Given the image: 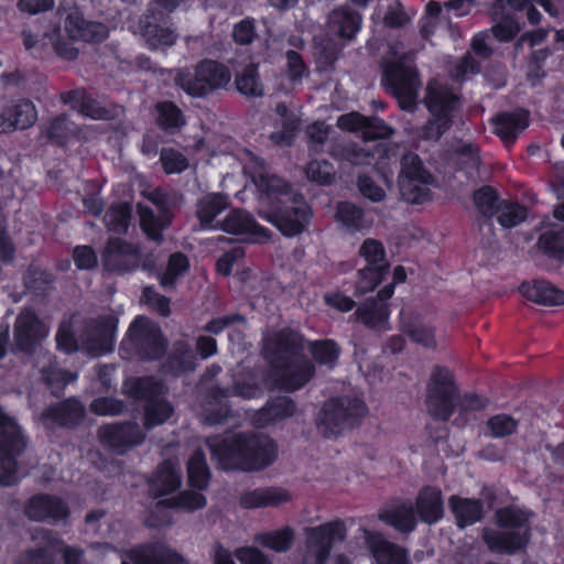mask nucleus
<instances>
[{
  "mask_svg": "<svg viewBox=\"0 0 564 564\" xmlns=\"http://www.w3.org/2000/svg\"><path fill=\"white\" fill-rule=\"evenodd\" d=\"M386 271L382 267H369L358 271L359 279L356 283V293L366 294L372 291L383 279Z\"/></svg>",
  "mask_w": 564,
  "mask_h": 564,
  "instance_id": "obj_62",
  "label": "nucleus"
},
{
  "mask_svg": "<svg viewBox=\"0 0 564 564\" xmlns=\"http://www.w3.org/2000/svg\"><path fill=\"white\" fill-rule=\"evenodd\" d=\"M384 84L402 110L414 111L421 80L417 69L406 63V56H395L384 64Z\"/></svg>",
  "mask_w": 564,
  "mask_h": 564,
  "instance_id": "obj_7",
  "label": "nucleus"
},
{
  "mask_svg": "<svg viewBox=\"0 0 564 564\" xmlns=\"http://www.w3.org/2000/svg\"><path fill=\"white\" fill-rule=\"evenodd\" d=\"M310 350L319 364L333 367L338 358L339 348L333 340L310 343Z\"/></svg>",
  "mask_w": 564,
  "mask_h": 564,
  "instance_id": "obj_63",
  "label": "nucleus"
},
{
  "mask_svg": "<svg viewBox=\"0 0 564 564\" xmlns=\"http://www.w3.org/2000/svg\"><path fill=\"white\" fill-rule=\"evenodd\" d=\"M41 133L48 141L64 144L68 138L77 133V127L68 120L66 115H62L44 124Z\"/></svg>",
  "mask_w": 564,
  "mask_h": 564,
  "instance_id": "obj_44",
  "label": "nucleus"
},
{
  "mask_svg": "<svg viewBox=\"0 0 564 564\" xmlns=\"http://www.w3.org/2000/svg\"><path fill=\"white\" fill-rule=\"evenodd\" d=\"M458 390L452 372L436 366L430 377L426 389V411L434 419L447 421L457 404Z\"/></svg>",
  "mask_w": 564,
  "mask_h": 564,
  "instance_id": "obj_9",
  "label": "nucleus"
},
{
  "mask_svg": "<svg viewBox=\"0 0 564 564\" xmlns=\"http://www.w3.org/2000/svg\"><path fill=\"white\" fill-rule=\"evenodd\" d=\"M297 333L281 330L265 339L264 352L276 369V386L286 392L304 387L314 376V365L302 354Z\"/></svg>",
  "mask_w": 564,
  "mask_h": 564,
  "instance_id": "obj_2",
  "label": "nucleus"
},
{
  "mask_svg": "<svg viewBox=\"0 0 564 564\" xmlns=\"http://www.w3.org/2000/svg\"><path fill=\"white\" fill-rule=\"evenodd\" d=\"M99 437L107 445L119 453L139 445L143 442L144 435L137 423L110 424L99 429Z\"/></svg>",
  "mask_w": 564,
  "mask_h": 564,
  "instance_id": "obj_17",
  "label": "nucleus"
},
{
  "mask_svg": "<svg viewBox=\"0 0 564 564\" xmlns=\"http://www.w3.org/2000/svg\"><path fill=\"white\" fill-rule=\"evenodd\" d=\"M449 507L459 528L471 525L482 519L484 505L480 500L452 496Z\"/></svg>",
  "mask_w": 564,
  "mask_h": 564,
  "instance_id": "obj_36",
  "label": "nucleus"
},
{
  "mask_svg": "<svg viewBox=\"0 0 564 564\" xmlns=\"http://www.w3.org/2000/svg\"><path fill=\"white\" fill-rule=\"evenodd\" d=\"M492 22L490 31L500 42L511 41L521 30L519 22L510 15L499 17L498 13H495Z\"/></svg>",
  "mask_w": 564,
  "mask_h": 564,
  "instance_id": "obj_54",
  "label": "nucleus"
},
{
  "mask_svg": "<svg viewBox=\"0 0 564 564\" xmlns=\"http://www.w3.org/2000/svg\"><path fill=\"white\" fill-rule=\"evenodd\" d=\"M47 328L30 310L22 311L14 324V343L23 351L31 350L34 345L47 335Z\"/></svg>",
  "mask_w": 564,
  "mask_h": 564,
  "instance_id": "obj_18",
  "label": "nucleus"
},
{
  "mask_svg": "<svg viewBox=\"0 0 564 564\" xmlns=\"http://www.w3.org/2000/svg\"><path fill=\"white\" fill-rule=\"evenodd\" d=\"M378 14L381 17L382 23L387 28H402L410 21L409 14L404 11L403 6L398 0L390 3L382 15L380 13V8H378Z\"/></svg>",
  "mask_w": 564,
  "mask_h": 564,
  "instance_id": "obj_64",
  "label": "nucleus"
},
{
  "mask_svg": "<svg viewBox=\"0 0 564 564\" xmlns=\"http://www.w3.org/2000/svg\"><path fill=\"white\" fill-rule=\"evenodd\" d=\"M358 321L366 326L386 330L389 324V311L387 303H378L377 300H367L355 313Z\"/></svg>",
  "mask_w": 564,
  "mask_h": 564,
  "instance_id": "obj_39",
  "label": "nucleus"
},
{
  "mask_svg": "<svg viewBox=\"0 0 564 564\" xmlns=\"http://www.w3.org/2000/svg\"><path fill=\"white\" fill-rule=\"evenodd\" d=\"M379 519L401 532H411L416 527V517L411 503H401L379 514Z\"/></svg>",
  "mask_w": 564,
  "mask_h": 564,
  "instance_id": "obj_41",
  "label": "nucleus"
},
{
  "mask_svg": "<svg viewBox=\"0 0 564 564\" xmlns=\"http://www.w3.org/2000/svg\"><path fill=\"white\" fill-rule=\"evenodd\" d=\"M415 505L420 519L427 524H433L443 518V495L437 487L426 486L422 488L417 494Z\"/></svg>",
  "mask_w": 564,
  "mask_h": 564,
  "instance_id": "obj_28",
  "label": "nucleus"
},
{
  "mask_svg": "<svg viewBox=\"0 0 564 564\" xmlns=\"http://www.w3.org/2000/svg\"><path fill=\"white\" fill-rule=\"evenodd\" d=\"M26 514L35 521L59 520L68 516V508L58 498L48 495L33 497L26 507Z\"/></svg>",
  "mask_w": 564,
  "mask_h": 564,
  "instance_id": "obj_26",
  "label": "nucleus"
},
{
  "mask_svg": "<svg viewBox=\"0 0 564 564\" xmlns=\"http://www.w3.org/2000/svg\"><path fill=\"white\" fill-rule=\"evenodd\" d=\"M33 539L37 542V546L26 551L18 564H56L55 557L61 540L47 530L35 532Z\"/></svg>",
  "mask_w": 564,
  "mask_h": 564,
  "instance_id": "obj_22",
  "label": "nucleus"
},
{
  "mask_svg": "<svg viewBox=\"0 0 564 564\" xmlns=\"http://www.w3.org/2000/svg\"><path fill=\"white\" fill-rule=\"evenodd\" d=\"M294 536V530L291 527H284L279 530L259 533L254 541L278 553H284L293 545Z\"/></svg>",
  "mask_w": 564,
  "mask_h": 564,
  "instance_id": "obj_43",
  "label": "nucleus"
},
{
  "mask_svg": "<svg viewBox=\"0 0 564 564\" xmlns=\"http://www.w3.org/2000/svg\"><path fill=\"white\" fill-rule=\"evenodd\" d=\"M290 498V494L282 488H258L242 494L239 503L245 509L278 507Z\"/></svg>",
  "mask_w": 564,
  "mask_h": 564,
  "instance_id": "obj_30",
  "label": "nucleus"
},
{
  "mask_svg": "<svg viewBox=\"0 0 564 564\" xmlns=\"http://www.w3.org/2000/svg\"><path fill=\"white\" fill-rule=\"evenodd\" d=\"M25 448L20 427L0 409V485L10 486L17 480V457Z\"/></svg>",
  "mask_w": 564,
  "mask_h": 564,
  "instance_id": "obj_12",
  "label": "nucleus"
},
{
  "mask_svg": "<svg viewBox=\"0 0 564 564\" xmlns=\"http://www.w3.org/2000/svg\"><path fill=\"white\" fill-rule=\"evenodd\" d=\"M64 26L69 37L85 42H101L109 35V30L105 24L87 21L76 10L67 14Z\"/></svg>",
  "mask_w": 564,
  "mask_h": 564,
  "instance_id": "obj_21",
  "label": "nucleus"
},
{
  "mask_svg": "<svg viewBox=\"0 0 564 564\" xmlns=\"http://www.w3.org/2000/svg\"><path fill=\"white\" fill-rule=\"evenodd\" d=\"M230 395L254 399L261 395V389L257 384L249 382L235 383L231 392L218 387L212 388L203 403L202 420L205 424H219L229 416L228 399Z\"/></svg>",
  "mask_w": 564,
  "mask_h": 564,
  "instance_id": "obj_13",
  "label": "nucleus"
},
{
  "mask_svg": "<svg viewBox=\"0 0 564 564\" xmlns=\"http://www.w3.org/2000/svg\"><path fill=\"white\" fill-rule=\"evenodd\" d=\"M402 332L415 344L435 349L437 340L434 326L422 315L402 313Z\"/></svg>",
  "mask_w": 564,
  "mask_h": 564,
  "instance_id": "obj_24",
  "label": "nucleus"
},
{
  "mask_svg": "<svg viewBox=\"0 0 564 564\" xmlns=\"http://www.w3.org/2000/svg\"><path fill=\"white\" fill-rule=\"evenodd\" d=\"M84 416V408L76 400H65L48 406L41 414V421L46 426L74 425Z\"/></svg>",
  "mask_w": 564,
  "mask_h": 564,
  "instance_id": "obj_29",
  "label": "nucleus"
},
{
  "mask_svg": "<svg viewBox=\"0 0 564 564\" xmlns=\"http://www.w3.org/2000/svg\"><path fill=\"white\" fill-rule=\"evenodd\" d=\"M208 447L223 468L261 470L278 457L275 442L267 435L236 434L228 437H210Z\"/></svg>",
  "mask_w": 564,
  "mask_h": 564,
  "instance_id": "obj_3",
  "label": "nucleus"
},
{
  "mask_svg": "<svg viewBox=\"0 0 564 564\" xmlns=\"http://www.w3.org/2000/svg\"><path fill=\"white\" fill-rule=\"evenodd\" d=\"M275 112L281 117L284 130L280 137H278L275 133H272L271 138L276 142L290 144L294 132L297 129L299 120L295 115L289 110L285 104H278L275 107Z\"/></svg>",
  "mask_w": 564,
  "mask_h": 564,
  "instance_id": "obj_60",
  "label": "nucleus"
},
{
  "mask_svg": "<svg viewBox=\"0 0 564 564\" xmlns=\"http://www.w3.org/2000/svg\"><path fill=\"white\" fill-rule=\"evenodd\" d=\"M155 110L158 113L156 124L164 131L174 133L186 123L185 115L173 101H159L155 105Z\"/></svg>",
  "mask_w": 564,
  "mask_h": 564,
  "instance_id": "obj_42",
  "label": "nucleus"
},
{
  "mask_svg": "<svg viewBox=\"0 0 564 564\" xmlns=\"http://www.w3.org/2000/svg\"><path fill=\"white\" fill-rule=\"evenodd\" d=\"M141 261L139 249L119 238L110 239L102 253L106 270L127 273L135 270Z\"/></svg>",
  "mask_w": 564,
  "mask_h": 564,
  "instance_id": "obj_16",
  "label": "nucleus"
},
{
  "mask_svg": "<svg viewBox=\"0 0 564 564\" xmlns=\"http://www.w3.org/2000/svg\"><path fill=\"white\" fill-rule=\"evenodd\" d=\"M330 155L338 161H346L352 165H368L373 160V154L369 149L360 148L355 144H336Z\"/></svg>",
  "mask_w": 564,
  "mask_h": 564,
  "instance_id": "obj_46",
  "label": "nucleus"
},
{
  "mask_svg": "<svg viewBox=\"0 0 564 564\" xmlns=\"http://www.w3.org/2000/svg\"><path fill=\"white\" fill-rule=\"evenodd\" d=\"M10 113L15 129H26L31 127L37 118L34 105L29 100H19L9 105Z\"/></svg>",
  "mask_w": 564,
  "mask_h": 564,
  "instance_id": "obj_52",
  "label": "nucleus"
},
{
  "mask_svg": "<svg viewBox=\"0 0 564 564\" xmlns=\"http://www.w3.org/2000/svg\"><path fill=\"white\" fill-rule=\"evenodd\" d=\"M121 564H188L181 555L162 545L131 550Z\"/></svg>",
  "mask_w": 564,
  "mask_h": 564,
  "instance_id": "obj_23",
  "label": "nucleus"
},
{
  "mask_svg": "<svg viewBox=\"0 0 564 564\" xmlns=\"http://www.w3.org/2000/svg\"><path fill=\"white\" fill-rule=\"evenodd\" d=\"M180 486L181 469L180 466L172 460L163 462L150 480V490L155 497L171 494Z\"/></svg>",
  "mask_w": 564,
  "mask_h": 564,
  "instance_id": "obj_33",
  "label": "nucleus"
},
{
  "mask_svg": "<svg viewBox=\"0 0 564 564\" xmlns=\"http://www.w3.org/2000/svg\"><path fill=\"white\" fill-rule=\"evenodd\" d=\"M347 529L341 520L307 528L305 531L304 564H326L333 545L346 539Z\"/></svg>",
  "mask_w": 564,
  "mask_h": 564,
  "instance_id": "obj_10",
  "label": "nucleus"
},
{
  "mask_svg": "<svg viewBox=\"0 0 564 564\" xmlns=\"http://www.w3.org/2000/svg\"><path fill=\"white\" fill-rule=\"evenodd\" d=\"M297 405L289 397H276L270 400L262 409H260L254 417L253 422L259 427H264L270 424L293 417L297 415Z\"/></svg>",
  "mask_w": 564,
  "mask_h": 564,
  "instance_id": "obj_25",
  "label": "nucleus"
},
{
  "mask_svg": "<svg viewBox=\"0 0 564 564\" xmlns=\"http://www.w3.org/2000/svg\"><path fill=\"white\" fill-rule=\"evenodd\" d=\"M306 177L318 184L329 185L335 180V171L333 165L326 160H313L305 169Z\"/></svg>",
  "mask_w": 564,
  "mask_h": 564,
  "instance_id": "obj_56",
  "label": "nucleus"
},
{
  "mask_svg": "<svg viewBox=\"0 0 564 564\" xmlns=\"http://www.w3.org/2000/svg\"><path fill=\"white\" fill-rule=\"evenodd\" d=\"M163 506L171 508L178 507L187 511H194L206 506V498L200 492L187 490L182 492L178 498L166 499L156 503V508Z\"/></svg>",
  "mask_w": 564,
  "mask_h": 564,
  "instance_id": "obj_55",
  "label": "nucleus"
},
{
  "mask_svg": "<svg viewBox=\"0 0 564 564\" xmlns=\"http://www.w3.org/2000/svg\"><path fill=\"white\" fill-rule=\"evenodd\" d=\"M240 161L243 174L259 191L262 203L272 206L271 210L265 212V219L284 236L292 237L302 232L308 218V206L304 197L251 151L243 150Z\"/></svg>",
  "mask_w": 564,
  "mask_h": 564,
  "instance_id": "obj_1",
  "label": "nucleus"
},
{
  "mask_svg": "<svg viewBox=\"0 0 564 564\" xmlns=\"http://www.w3.org/2000/svg\"><path fill=\"white\" fill-rule=\"evenodd\" d=\"M41 372L43 380L52 389L53 393H56L67 383L76 380V375L59 369L54 364H52L51 360L47 366L42 367Z\"/></svg>",
  "mask_w": 564,
  "mask_h": 564,
  "instance_id": "obj_57",
  "label": "nucleus"
},
{
  "mask_svg": "<svg viewBox=\"0 0 564 564\" xmlns=\"http://www.w3.org/2000/svg\"><path fill=\"white\" fill-rule=\"evenodd\" d=\"M121 349L131 350L143 359H155L165 351L160 327L144 316H138L130 325Z\"/></svg>",
  "mask_w": 564,
  "mask_h": 564,
  "instance_id": "obj_11",
  "label": "nucleus"
},
{
  "mask_svg": "<svg viewBox=\"0 0 564 564\" xmlns=\"http://www.w3.org/2000/svg\"><path fill=\"white\" fill-rule=\"evenodd\" d=\"M528 121V112L523 110L503 112L492 119L494 131L505 143H510L527 128Z\"/></svg>",
  "mask_w": 564,
  "mask_h": 564,
  "instance_id": "obj_32",
  "label": "nucleus"
},
{
  "mask_svg": "<svg viewBox=\"0 0 564 564\" xmlns=\"http://www.w3.org/2000/svg\"><path fill=\"white\" fill-rule=\"evenodd\" d=\"M538 246L541 250L554 258L564 257V228L554 226L545 230L539 238Z\"/></svg>",
  "mask_w": 564,
  "mask_h": 564,
  "instance_id": "obj_50",
  "label": "nucleus"
},
{
  "mask_svg": "<svg viewBox=\"0 0 564 564\" xmlns=\"http://www.w3.org/2000/svg\"><path fill=\"white\" fill-rule=\"evenodd\" d=\"M424 104L432 116L451 118V113L459 104V98L446 84L432 80L427 84Z\"/></svg>",
  "mask_w": 564,
  "mask_h": 564,
  "instance_id": "obj_19",
  "label": "nucleus"
},
{
  "mask_svg": "<svg viewBox=\"0 0 564 564\" xmlns=\"http://www.w3.org/2000/svg\"><path fill=\"white\" fill-rule=\"evenodd\" d=\"M218 229L232 235H250L258 238L267 236V230L258 225L248 212L242 209L231 210L223 221H219Z\"/></svg>",
  "mask_w": 564,
  "mask_h": 564,
  "instance_id": "obj_31",
  "label": "nucleus"
},
{
  "mask_svg": "<svg viewBox=\"0 0 564 564\" xmlns=\"http://www.w3.org/2000/svg\"><path fill=\"white\" fill-rule=\"evenodd\" d=\"M117 330V319L105 316L88 324L82 336L83 348L93 356L109 352L113 348V338Z\"/></svg>",
  "mask_w": 564,
  "mask_h": 564,
  "instance_id": "obj_15",
  "label": "nucleus"
},
{
  "mask_svg": "<svg viewBox=\"0 0 564 564\" xmlns=\"http://www.w3.org/2000/svg\"><path fill=\"white\" fill-rule=\"evenodd\" d=\"M189 268L188 259L181 252L170 256L166 270L160 274V284L165 290L173 289L175 281Z\"/></svg>",
  "mask_w": 564,
  "mask_h": 564,
  "instance_id": "obj_48",
  "label": "nucleus"
},
{
  "mask_svg": "<svg viewBox=\"0 0 564 564\" xmlns=\"http://www.w3.org/2000/svg\"><path fill=\"white\" fill-rule=\"evenodd\" d=\"M518 430V421L511 415L499 413L492 415L486 422L485 435L492 438H503L512 435Z\"/></svg>",
  "mask_w": 564,
  "mask_h": 564,
  "instance_id": "obj_49",
  "label": "nucleus"
},
{
  "mask_svg": "<svg viewBox=\"0 0 564 564\" xmlns=\"http://www.w3.org/2000/svg\"><path fill=\"white\" fill-rule=\"evenodd\" d=\"M130 29L139 34L151 50L172 46L177 40L175 31L167 25V18L154 9H149L130 25Z\"/></svg>",
  "mask_w": 564,
  "mask_h": 564,
  "instance_id": "obj_14",
  "label": "nucleus"
},
{
  "mask_svg": "<svg viewBox=\"0 0 564 564\" xmlns=\"http://www.w3.org/2000/svg\"><path fill=\"white\" fill-rule=\"evenodd\" d=\"M532 513L518 507H505L496 512L499 530L485 529L484 540L496 553H514L527 545Z\"/></svg>",
  "mask_w": 564,
  "mask_h": 564,
  "instance_id": "obj_4",
  "label": "nucleus"
},
{
  "mask_svg": "<svg viewBox=\"0 0 564 564\" xmlns=\"http://www.w3.org/2000/svg\"><path fill=\"white\" fill-rule=\"evenodd\" d=\"M474 204L482 216L492 217L501 203L491 187L484 186L474 193Z\"/></svg>",
  "mask_w": 564,
  "mask_h": 564,
  "instance_id": "obj_59",
  "label": "nucleus"
},
{
  "mask_svg": "<svg viewBox=\"0 0 564 564\" xmlns=\"http://www.w3.org/2000/svg\"><path fill=\"white\" fill-rule=\"evenodd\" d=\"M235 83L237 89L248 97H261L264 93L256 64H249L237 74Z\"/></svg>",
  "mask_w": 564,
  "mask_h": 564,
  "instance_id": "obj_45",
  "label": "nucleus"
},
{
  "mask_svg": "<svg viewBox=\"0 0 564 564\" xmlns=\"http://www.w3.org/2000/svg\"><path fill=\"white\" fill-rule=\"evenodd\" d=\"M229 70L214 61L199 63L194 70H175L174 84L192 97H205L214 90L226 87L230 82Z\"/></svg>",
  "mask_w": 564,
  "mask_h": 564,
  "instance_id": "obj_6",
  "label": "nucleus"
},
{
  "mask_svg": "<svg viewBox=\"0 0 564 564\" xmlns=\"http://www.w3.org/2000/svg\"><path fill=\"white\" fill-rule=\"evenodd\" d=\"M188 482L192 487L199 490L205 489L209 480V469L207 467L203 452L196 451L187 463Z\"/></svg>",
  "mask_w": 564,
  "mask_h": 564,
  "instance_id": "obj_47",
  "label": "nucleus"
},
{
  "mask_svg": "<svg viewBox=\"0 0 564 564\" xmlns=\"http://www.w3.org/2000/svg\"><path fill=\"white\" fill-rule=\"evenodd\" d=\"M501 227L509 229L521 224L527 217V209L512 202H501L496 214Z\"/></svg>",
  "mask_w": 564,
  "mask_h": 564,
  "instance_id": "obj_51",
  "label": "nucleus"
},
{
  "mask_svg": "<svg viewBox=\"0 0 564 564\" xmlns=\"http://www.w3.org/2000/svg\"><path fill=\"white\" fill-rule=\"evenodd\" d=\"M328 29L340 37L352 39L361 25V15L350 8H338L329 13Z\"/></svg>",
  "mask_w": 564,
  "mask_h": 564,
  "instance_id": "obj_34",
  "label": "nucleus"
},
{
  "mask_svg": "<svg viewBox=\"0 0 564 564\" xmlns=\"http://www.w3.org/2000/svg\"><path fill=\"white\" fill-rule=\"evenodd\" d=\"M359 254L365 258L369 267H382V270L387 271L386 252L380 241L366 239L359 249Z\"/></svg>",
  "mask_w": 564,
  "mask_h": 564,
  "instance_id": "obj_58",
  "label": "nucleus"
},
{
  "mask_svg": "<svg viewBox=\"0 0 564 564\" xmlns=\"http://www.w3.org/2000/svg\"><path fill=\"white\" fill-rule=\"evenodd\" d=\"M229 206V200L223 194H207L197 202L196 215L203 228L218 229L219 223L214 219Z\"/></svg>",
  "mask_w": 564,
  "mask_h": 564,
  "instance_id": "obj_37",
  "label": "nucleus"
},
{
  "mask_svg": "<svg viewBox=\"0 0 564 564\" xmlns=\"http://www.w3.org/2000/svg\"><path fill=\"white\" fill-rule=\"evenodd\" d=\"M432 182L431 174H419L413 178L408 177L406 173L403 176H398L400 195L411 204H420L429 198Z\"/></svg>",
  "mask_w": 564,
  "mask_h": 564,
  "instance_id": "obj_35",
  "label": "nucleus"
},
{
  "mask_svg": "<svg viewBox=\"0 0 564 564\" xmlns=\"http://www.w3.org/2000/svg\"><path fill=\"white\" fill-rule=\"evenodd\" d=\"M61 100L85 117L102 120L108 118V111L83 90H70L61 95Z\"/></svg>",
  "mask_w": 564,
  "mask_h": 564,
  "instance_id": "obj_38",
  "label": "nucleus"
},
{
  "mask_svg": "<svg viewBox=\"0 0 564 564\" xmlns=\"http://www.w3.org/2000/svg\"><path fill=\"white\" fill-rule=\"evenodd\" d=\"M520 293L529 301L544 306L564 304V291L544 280L523 282Z\"/></svg>",
  "mask_w": 564,
  "mask_h": 564,
  "instance_id": "obj_27",
  "label": "nucleus"
},
{
  "mask_svg": "<svg viewBox=\"0 0 564 564\" xmlns=\"http://www.w3.org/2000/svg\"><path fill=\"white\" fill-rule=\"evenodd\" d=\"M365 543L378 564H409L405 552L380 533L360 528Z\"/></svg>",
  "mask_w": 564,
  "mask_h": 564,
  "instance_id": "obj_20",
  "label": "nucleus"
},
{
  "mask_svg": "<svg viewBox=\"0 0 564 564\" xmlns=\"http://www.w3.org/2000/svg\"><path fill=\"white\" fill-rule=\"evenodd\" d=\"M130 215V206L126 203H119L107 210L104 220L108 230L123 232L128 228Z\"/></svg>",
  "mask_w": 564,
  "mask_h": 564,
  "instance_id": "obj_53",
  "label": "nucleus"
},
{
  "mask_svg": "<svg viewBox=\"0 0 564 564\" xmlns=\"http://www.w3.org/2000/svg\"><path fill=\"white\" fill-rule=\"evenodd\" d=\"M138 214L140 218V226L148 237L152 240L161 241L162 231L170 226L172 220L170 212H159L156 215L151 208L138 205Z\"/></svg>",
  "mask_w": 564,
  "mask_h": 564,
  "instance_id": "obj_40",
  "label": "nucleus"
},
{
  "mask_svg": "<svg viewBox=\"0 0 564 564\" xmlns=\"http://www.w3.org/2000/svg\"><path fill=\"white\" fill-rule=\"evenodd\" d=\"M367 413V405L356 397L332 398L317 415V431L325 437L337 436L357 425Z\"/></svg>",
  "mask_w": 564,
  "mask_h": 564,
  "instance_id": "obj_5",
  "label": "nucleus"
},
{
  "mask_svg": "<svg viewBox=\"0 0 564 564\" xmlns=\"http://www.w3.org/2000/svg\"><path fill=\"white\" fill-rule=\"evenodd\" d=\"M336 217L349 230H358L364 227L362 210L351 203L338 204Z\"/></svg>",
  "mask_w": 564,
  "mask_h": 564,
  "instance_id": "obj_61",
  "label": "nucleus"
},
{
  "mask_svg": "<svg viewBox=\"0 0 564 564\" xmlns=\"http://www.w3.org/2000/svg\"><path fill=\"white\" fill-rule=\"evenodd\" d=\"M123 391L135 399H145L144 425L152 429L163 424L173 413L171 404L162 398L163 386L153 378H132L124 382Z\"/></svg>",
  "mask_w": 564,
  "mask_h": 564,
  "instance_id": "obj_8",
  "label": "nucleus"
}]
</instances>
